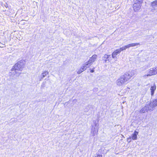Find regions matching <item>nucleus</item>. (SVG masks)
<instances>
[{
    "label": "nucleus",
    "instance_id": "f257e3e1",
    "mask_svg": "<svg viewBox=\"0 0 157 157\" xmlns=\"http://www.w3.org/2000/svg\"><path fill=\"white\" fill-rule=\"evenodd\" d=\"M135 75V71L132 70L131 71L126 73L124 75L120 76L116 80V84L119 87L123 86L128 83V81Z\"/></svg>",
    "mask_w": 157,
    "mask_h": 157
},
{
    "label": "nucleus",
    "instance_id": "f03ea898",
    "mask_svg": "<svg viewBox=\"0 0 157 157\" xmlns=\"http://www.w3.org/2000/svg\"><path fill=\"white\" fill-rule=\"evenodd\" d=\"M24 65V61L23 60L18 61L14 65V68L12 69L13 71H14L16 76H19L21 74V72H19V71H21L22 70Z\"/></svg>",
    "mask_w": 157,
    "mask_h": 157
},
{
    "label": "nucleus",
    "instance_id": "7ed1b4c3",
    "mask_svg": "<svg viewBox=\"0 0 157 157\" xmlns=\"http://www.w3.org/2000/svg\"><path fill=\"white\" fill-rule=\"evenodd\" d=\"M134 4L133 5V8L134 11L138 12L140 9L142 0H134Z\"/></svg>",
    "mask_w": 157,
    "mask_h": 157
},
{
    "label": "nucleus",
    "instance_id": "20e7f679",
    "mask_svg": "<svg viewBox=\"0 0 157 157\" xmlns=\"http://www.w3.org/2000/svg\"><path fill=\"white\" fill-rule=\"evenodd\" d=\"M94 125H93L92 127L91 133L92 135L94 136H95L98 133V122L96 121H94Z\"/></svg>",
    "mask_w": 157,
    "mask_h": 157
},
{
    "label": "nucleus",
    "instance_id": "39448f33",
    "mask_svg": "<svg viewBox=\"0 0 157 157\" xmlns=\"http://www.w3.org/2000/svg\"><path fill=\"white\" fill-rule=\"evenodd\" d=\"M147 72V74L144 75L143 76L144 78H147L148 77L155 75L153 68L150 69Z\"/></svg>",
    "mask_w": 157,
    "mask_h": 157
},
{
    "label": "nucleus",
    "instance_id": "423d86ee",
    "mask_svg": "<svg viewBox=\"0 0 157 157\" xmlns=\"http://www.w3.org/2000/svg\"><path fill=\"white\" fill-rule=\"evenodd\" d=\"M146 105L148 108V110L152 111L155 109V108L153 106V105L151 101L147 102Z\"/></svg>",
    "mask_w": 157,
    "mask_h": 157
},
{
    "label": "nucleus",
    "instance_id": "0eeeda50",
    "mask_svg": "<svg viewBox=\"0 0 157 157\" xmlns=\"http://www.w3.org/2000/svg\"><path fill=\"white\" fill-rule=\"evenodd\" d=\"M97 57V55H94L90 58L89 60L92 64L96 60Z\"/></svg>",
    "mask_w": 157,
    "mask_h": 157
},
{
    "label": "nucleus",
    "instance_id": "6e6552de",
    "mask_svg": "<svg viewBox=\"0 0 157 157\" xmlns=\"http://www.w3.org/2000/svg\"><path fill=\"white\" fill-rule=\"evenodd\" d=\"M48 74V72L47 71H43L40 76V80H42Z\"/></svg>",
    "mask_w": 157,
    "mask_h": 157
},
{
    "label": "nucleus",
    "instance_id": "1a4fd4ad",
    "mask_svg": "<svg viewBox=\"0 0 157 157\" xmlns=\"http://www.w3.org/2000/svg\"><path fill=\"white\" fill-rule=\"evenodd\" d=\"M120 53V51L118 49H117L114 51L112 54V57L113 58H117L116 56Z\"/></svg>",
    "mask_w": 157,
    "mask_h": 157
},
{
    "label": "nucleus",
    "instance_id": "9d476101",
    "mask_svg": "<svg viewBox=\"0 0 157 157\" xmlns=\"http://www.w3.org/2000/svg\"><path fill=\"white\" fill-rule=\"evenodd\" d=\"M138 134V132L136 131H135L134 133L132 134V136L131 138L133 140H136L137 139V135Z\"/></svg>",
    "mask_w": 157,
    "mask_h": 157
},
{
    "label": "nucleus",
    "instance_id": "9b49d317",
    "mask_svg": "<svg viewBox=\"0 0 157 157\" xmlns=\"http://www.w3.org/2000/svg\"><path fill=\"white\" fill-rule=\"evenodd\" d=\"M156 86L155 84L151 86L150 88V90L151 91V96H153L154 94V92L156 90Z\"/></svg>",
    "mask_w": 157,
    "mask_h": 157
},
{
    "label": "nucleus",
    "instance_id": "f8f14e48",
    "mask_svg": "<svg viewBox=\"0 0 157 157\" xmlns=\"http://www.w3.org/2000/svg\"><path fill=\"white\" fill-rule=\"evenodd\" d=\"M86 69L85 68V67L83 65L81 68L79 69L77 71V74H81L82 72L85 70Z\"/></svg>",
    "mask_w": 157,
    "mask_h": 157
},
{
    "label": "nucleus",
    "instance_id": "ddd939ff",
    "mask_svg": "<svg viewBox=\"0 0 157 157\" xmlns=\"http://www.w3.org/2000/svg\"><path fill=\"white\" fill-rule=\"evenodd\" d=\"M147 110L148 108L146 105L144 107H143L140 110V113H145Z\"/></svg>",
    "mask_w": 157,
    "mask_h": 157
},
{
    "label": "nucleus",
    "instance_id": "4468645a",
    "mask_svg": "<svg viewBox=\"0 0 157 157\" xmlns=\"http://www.w3.org/2000/svg\"><path fill=\"white\" fill-rule=\"evenodd\" d=\"M92 64L88 60L83 65L86 69L89 67Z\"/></svg>",
    "mask_w": 157,
    "mask_h": 157
},
{
    "label": "nucleus",
    "instance_id": "2eb2a0df",
    "mask_svg": "<svg viewBox=\"0 0 157 157\" xmlns=\"http://www.w3.org/2000/svg\"><path fill=\"white\" fill-rule=\"evenodd\" d=\"M151 6L153 8H155V7H157V0H155L151 3Z\"/></svg>",
    "mask_w": 157,
    "mask_h": 157
},
{
    "label": "nucleus",
    "instance_id": "dca6fc26",
    "mask_svg": "<svg viewBox=\"0 0 157 157\" xmlns=\"http://www.w3.org/2000/svg\"><path fill=\"white\" fill-rule=\"evenodd\" d=\"M153 106L155 108L157 105V99L154 100L152 101H151Z\"/></svg>",
    "mask_w": 157,
    "mask_h": 157
},
{
    "label": "nucleus",
    "instance_id": "f3484780",
    "mask_svg": "<svg viewBox=\"0 0 157 157\" xmlns=\"http://www.w3.org/2000/svg\"><path fill=\"white\" fill-rule=\"evenodd\" d=\"M130 47H134L135 46L139 45H140V44L139 43H132L129 44Z\"/></svg>",
    "mask_w": 157,
    "mask_h": 157
},
{
    "label": "nucleus",
    "instance_id": "a211bd4d",
    "mask_svg": "<svg viewBox=\"0 0 157 157\" xmlns=\"http://www.w3.org/2000/svg\"><path fill=\"white\" fill-rule=\"evenodd\" d=\"M155 75H157V66L153 67Z\"/></svg>",
    "mask_w": 157,
    "mask_h": 157
},
{
    "label": "nucleus",
    "instance_id": "6ab92c4d",
    "mask_svg": "<svg viewBox=\"0 0 157 157\" xmlns=\"http://www.w3.org/2000/svg\"><path fill=\"white\" fill-rule=\"evenodd\" d=\"M120 51V52H121V51H123V50H126V48H125V46L122 47L120 49H118Z\"/></svg>",
    "mask_w": 157,
    "mask_h": 157
},
{
    "label": "nucleus",
    "instance_id": "aec40b11",
    "mask_svg": "<svg viewBox=\"0 0 157 157\" xmlns=\"http://www.w3.org/2000/svg\"><path fill=\"white\" fill-rule=\"evenodd\" d=\"M19 24L24 25L25 24V22L24 20H21Z\"/></svg>",
    "mask_w": 157,
    "mask_h": 157
},
{
    "label": "nucleus",
    "instance_id": "412c9836",
    "mask_svg": "<svg viewBox=\"0 0 157 157\" xmlns=\"http://www.w3.org/2000/svg\"><path fill=\"white\" fill-rule=\"evenodd\" d=\"M109 56H110L105 54L103 56V58L106 59H108L109 58Z\"/></svg>",
    "mask_w": 157,
    "mask_h": 157
},
{
    "label": "nucleus",
    "instance_id": "4be33fe9",
    "mask_svg": "<svg viewBox=\"0 0 157 157\" xmlns=\"http://www.w3.org/2000/svg\"><path fill=\"white\" fill-rule=\"evenodd\" d=\"M125 47V48H126V49L127 48H129L130 47V44H128L127 45H126L125 46H124Z\"/></svg>",
    "mask_w": 157,
    "mask_h": 157
},
{
    "label": "nucleus",
    "instance_id": "5701e85b",
    "mask_svg": "<svg viewBox=\"0 0 157 157\" xmlns=\"http://www.w3.org/2000/svg\"><path fill=\"white\" fill-rule=\"evenodd\" d=\"M131 137H129V138H128L127 139V141H128V142H130L131 141L130 139H131Z\"/></svg>",
    "mask_w": 157,
    "mask_h": 157
},
{
    "label": "nucleus",
    "instance_id": "b1692460",
    "mask_svg": "<svg viewBox=\"0 0 157 157\" xmlns=\"http://www.w3.org/2000/svg\"><path fill=\"white\" fill-rule=\"evenodd\" d=\"M95 157H102V155H101L97 154L95 156Z\"/></svg>",
    "mask_w": 157,
    "mask_h": 157
},
{
    "label": "nucleus",
    "instance_id": "393cba45",
    "mask_svg": "<svg viewBox=\"0 0 157 157\" xmlns=\"http://www.w3.org/2000/svg\"><path fill=\"white\" fill-rule=\"evenodd\" d=\"M95 68H94L92 69V70H91L90 71V72H91V73H93L94 72V69Z\"/></svg>",
    "mask_w": 157,
    "mask_h": 157
},
{
    "label": "nucleus",
    "instance_id": "a878e982",
    "mask_svg": "<svg viewBox=\"0 0 157 157\" xmlns=\"http://www.w3.org/2000/svg\"><path fill=\"white\" fill-rule=\"evenodd\" d=\"M2 45H3V44H2L1 45H0V47H3V46H2Z\"/></svg>",
    "mask_w": 157,
    "mask_h": 157
},
{
    "label": "nucleus",
    "instance_id": "bb28decb",
    "mask_svg": "<svg viewBox=\"0 0 157 157\" xmlns=\"http://www.w3.org/2000/svg\"><path fill=\"white\" fill-rule=\"evenodd\" d=\"M105 62H106L107 61V60L106 59H105Z\"/></svg>",
    "mask_w": 157,
    "mask_h": 157
}]
</instances>
